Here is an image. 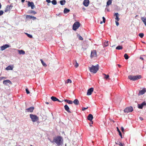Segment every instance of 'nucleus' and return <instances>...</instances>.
I'll list each match as a JSON object with an SVG mask.
<instances>
[{
    "label": "nucleus",
    "mask_w": 146,
    "mask_h": 146,
    "mask_svg": "<svg viewBox=\"0 0 146 146\" xmlns=\"http://www.w3.org/2000/svg\"><path fill=\"white\" fill-rule=\"evenodd\" d=\"M89 3L90 1L89 0H84L83 2V5L86 7H88Z\"/></svg>",
    "instance_id": "nucleus-15"
},
{
    "label": "nucleus",
    "mask_w": 146,
    "mask_h": 146,
    "mask_svg": "<svg viewBox=\"0 0 146 146\" xmlns=\"http://www.w3.org/2000/svg\"><path fill=\"white\" fill-rule=\"evenodd\" d=\"M80 26V24L79 22H75L73 25V29L74 31H76L78 29Z\"/></svg>",
    "instance_id": "nucleus-5"
},
{
    "label": "nucleus",
    "mask_w": 146,
    "mask_h": 146,
    "mask_svg": "<svg viewBox=\"0 0 146 146\" xmlns=\"http://www.w3.org/2000/svg\"><path fill=\"white\" fill-rule=\"evenodd\" d=\"M93 121L92 120H91V121H90V124H93Z\"/></svg>",
    "instance_id": "nucleus-53"
},
{
    "label": "nucleus",
    "mask_w": 146,
    "mask_h": 146,
    "mask_svg": "<svg viewBox=\"0 0 146 146\" xmlns=\"http://www.w3.org/2000/svg\"><path fill=\"white\" fill-rule=\"evenodd\" d=\"M85 8L84 7H83L82 8V9L84 10V11L85 10Z\"/></svg>",
    "instance_id": "nucleus-59"
},
{
    "label": "nucleus",
    "mask_w": 146,
    "mask_h": 146,
    "mask_svg": "<svg viewBox=\"0 0 146 146\" xmlns=\"http://www.w3.org/2000/svg\"><path fill=\"white\" fill-rule=\"evenodd\" d=\"M26 18L27 19H32L33 20H36V17H35L34 16H30V15H26Z\"/></svg>",
    "instance_id": "nucleus-14"
},
{
    "label": "nucleus",
    "mask_w": 146,
    "mask_h": 146,
    "mask_svg": "<svg viewBox=\"0 0 146 146\" xmlns=\"http://www.w3.org/2000/svg\"><path fill=\"white\" fill-rule=\"evenodd\" d=\"M112 1V0H108L106 6H109L111 4Z\"/></svg>",
    "instance_id": "nucleus-29"
},
{
    "label": "nucleus",
    "mask_w": 146,
    "mask_h": 146,
    "mask_svg": "<svg viewBox=\"0 0 146 146\" xmlns=\"http://www.w3.org/2000/svg\"><path fill=\"white\" fill-rule=\"evenodd\" d=\"M25 0H21V2L22 3H23L25 1Z\"/></svg>",
    "instance_id": "nucleus-57"
},
{
    "label": "nucleus",
    "mask_w": 146,
    "mask_h": 146,
    "mask_svg": "<svg viewBox=\"0 0 146 146\" xmlns=\"http://www.w3.org/2000/svg\"><path fill=\"white\" fill-rule=\"evenodd\" d=\"M146 92V88H143V90L140 91L139 92L138 95H143Z\"/></svg>",
    "instance_id": "nucleus-17"
},
{
    "label": "nucleus",
    "mask_w": 146,
    "mask_h": 146,
    "mask_svg": "<svg viewBox=\"0 0 146 146\" xmlns=\"http://www.w3.org/2000/svg\"><path fill=\"white\" fill-rule=\"evenodd\" d=\"M30 13L33 14L34 15L36 14L37 13L36 12L33 10H31L30 12Z\"/></svg>",
    "instance_id": "nucleus-37"
},
{
    "label": "nucleus",
    "mask_w": 146,
    "mask_h": 146,
    "mask_svg": "<svg viewBox=\"0 0 146 146\" xmlns=\"http://www.w3.org/2000/svg\"><path fill=\"white\" fill-rule=\"evenodd\" d=\"M66 3V1L65 0H62L61 1H60V4L61 5H64Z\"/></svg>",
    "instance_id": "nucleus-34"
},
{
    "label": "nucleus",
    "mask_w": 146,
    "mask_h": 146,
    "mask_svg": "<svg viewBox=\"0 0 146 146\" xmlns=\"http://www.w3.org/2000/svg\"><path fill=\"white\" fill-rule=\"evenodd\" d=\"M121 130L123 132L124 131V128L123 127H122L121 128Z\"/></svg>",
    "instance_id": "nucleus-51"
},
{
    "label": "nucleus",
    "mask_w": 146,
    "mask_h": 146,
    "mask_svg": "<svg viewBox=\"0 0 146 146\" xmlns=\"http://www.w3.org/2000/svg\"><path fill=\"white\" fill-rule=\"evenodd\" d=\"M140 59H141L142 60H143V59H143V58H142V57H140Z\"/></svg>",
    "instance_id": "nucleus-55"
},
{
    "label": "nucleus",
    "mask_w": 146,
    "mask_h": 146,
    "mask_svg": "<svg viewBox=\"0 0 146 146\" xmlns=\"http://www.w3.org/2000/svg\"><path fill=\"white\" fill-rule=\"evenodd\" d=\"M141 78V75H137L134 76L129 75L128 76V78L129 79L133 81H135Z\"/></svg>",
    "instance_id": "nucleus-3"
},
{
    "label": "nucleus",
    "mask_w": 146,
    "mask_h": 146,
    "mask_svg": "<svg viewBox=\"0 0 146 146\" xmlns=\"http://www.w3.org/2000/svg\"><path fill=\"white\" fill-rule=\"evenodd\" d=\"M73 103H74L75 105H78L79 104V102L78 100L76 99L73 102Z\"/></svg>",
    "instance_id": "nucleus-21"
},
{
    "label": "nucleus",
    "mask_w": 146,
    "mask_h": 146,
    "mask_svg": "<svg viewBox=\"0 0 146 146\" xmlns=\"http://www.w3.org/2000/svg\"><path fill=\"white\" fill-rule=\"evenodd\" d=\"M63 139L62 137L58 136L55 138V143L58 146H60L63 143Z\"/></svg>",
    "instance_id": "nucleus-2"
},
{
    "label": "nucleus",
    "mask_w": 146,
    "mask_h": 146,
    "mask_svg": "<svg viewBox=\"0 0 146 146\" xmlns=\"http://www.w3.org/2000/svg\"><path fill=\"white\" fill-rule=\"evenodd\" d=\"M103 75L105 76L104 77V79H105L106 80H107L108 79H109V75H106L104 73H103Z\"/></svg>",
    "instance_id": "nucleus-23"
},
{
    "label": "nucleus",
    "mask_w": 146,
    "mask_h": 146,
    "mask_svg": "<svg viewBox=\"0 0 146 146\" xmlns=\"http://www.w3.org/2000/svg\"><path fill=\"white\" fill-rule=\"evenodd\" d=\"M28 5L29 7H31L32 9H33L35 7V6L33 2H30L29 1L28 2Z\"/></svg>",
    "instance_id": "nucleus-9"
},
{
    "label": "nucleus",
    "mask_w": 146,
    "mask_h": 146,
    "mask_svg": "<svg viewBox=\"0 0 146 146\" xmlns=\"http://www.w3.org/2000/svg\"><path fill=\"white\" fill-rule=\"evenodd\" d=\"M141 19L146 26V18L145 17H143L141 18Z\"/></svg>",
    "instance_id": "nucleus-24"
},
{
    "label": "nucleus",
    "mask_w": 146,
    "mask_h": 146,
    "mask_svg": "<svg viewBox=\"0 0 146 146\" xmlns=\"http://www.w3.org/2000/svg\"><path fill=\"white\" fill-rule=\"evenodd\" d=\"M114 16H115V21H119L120 19L119 18V15L117 13H115Z\"/></svg>",
    "instance_id": "nucleus-18"
},
{
    "label": "nucleus",
    "mask_w": 146,
    "mask_h": 146,
    "mask_svg": "<svg viewBox=\"0 0 146 146\" xmlns=\"http://www.w3.org/2000/svg\"><path fill=\"white\" fill-rule=\"evenodd\" d=\"M64 101L66 102L68 104H72L73 103V101L71 100L66 99L64 100Z\"/></svg>",
    "instance_id": "nucleus-25"
},
{
    "label": "nucleus",
    "mask_w": 146,
    "mask_h": 146,
    "mask_svg": "<svg viewBox=\"0 0 146 146\" xmlns=\"http://www.w3.org/2000/svg\"><path fill=\"white\" fill-rule=\"evenodd\" d=\"M99 67L98 64H97L96 66L92 65L91 67H89V70L91 72L93 73H96L99 70Z\"/></svg>",
    "instance_id": "nucleus-1"
},
{
    "label": "nucleus",
    "mask_w": 146,
    "mask_h": 146,
    "mask_svg": "<svg viewBox=\"0 0 146 146\" xmlns=\"http://www.w3.org/2000/svg\"><path fill=\"white\" fill-rule=\"evenodd\" d=\"M61 15V14L60 13V14H59L58 15V16L59 15Z\"/></svg>",
    "instance_id": "nucleus-63"
},
{
    "label": "nucleus",
    "mask_w": 146,
    "mask_h": 146,
    "mask_svg": "<svg viewBox=\"0 0 146 146\" xmlns=\"http://www.w3.org/2000/svg\"><path fill=\"white\" fill-rule=\"evenodd\" d=\"M25 90H26V92L27 94H28L30 93V92L28 90V88H26Z\"/></svg>",
    "instance_id": "nucleus-42"
},
{
    "label": "nucleus",
    "mask_w": 146,
    "mask_h": 146,
    "mask_svg": "<svg viewBox=\"0 0 146 146\" xmlns=\"http://www.w3.org/2000/svg\"><path fill=\"white\" fill-rule=\"evenodd\" d=\"M142 42L144 44H145V42H143V41H142Z\"/></svg>",
    "instance_id": "nucleus-60"
},
{
    "label": "nucleus",
    "mask_w": 146,
    "mask_h": 146,
    "mask_svg": "<svg viewBox=\"0 0 146 146\" xmlns=\"http://www.w3.org/2000/svg\"><path fill=\"white\" fill-rule=\"evenodd\" d=\"M118 21H115V23H116V25L117 26H118V25H119V22H118Z\"/></svg>",
    "instance_id": "nucleus-47"
},
{
    "label": "nucleus",
    "mask_w": 146,
    "mask_h": 146,
    "mask_svg": "<svg viewBox=\"0 0 146 146\" xmlns=\"http://www.w3.org/2000/svg\"><path fill=\"white\" fill-rule=\"evenodd\" d=\"M122 47L120 46H118L116 48V49L118 50L122 49Z\"/></svg>",
    "instance_id": "nucleus-35"
},
{
    "label": "nucleus",
    "mask_w": 146,
    "mask_h": 146,
    "mask_svg": "<svg viewBox=\"0 0 146 146\" xmlns=\"http://www.w3.org/2000/svg\"><path fill=\"white\" fill-rule=\"evenodd\" d=\"M52 3L53 5H55V0H53L52 1Z\"/></svg>",
    "instance_id": "nucleus-50"
},
{
    "label": "nucleus",
    "mask_w": 146,
    "mask_h": 146,
    "mask_svg": "<svg viewBox=\"0 0 146 146\" xmlns=\"http://www.w3.org/2000/svg\"><path fill=\"white\" fill-rule=\"evenodd\" d=\"M3 11L2 10L0 11V16L3 15Z\"/></svg>",
    "instance_id": "nucleus-46"
},
{
    "label": "nucleus",
    "mask_w": 146,
    "mask_h": 146,
    "mask_svg": "<svg viewBox=\"0 0 146 146\" xmlns=\"http://www.w3.org/2000/svg\"><path fill=\"white\" fill-rule=\"evenodd\" d=\"M88 108V107L86 108L82 107V110L83 111H84L85 110L87 109Z\"/></svg>",
    "instance_id": "nucleus-43"
},
{
    "label": "nucleus",
    "mask_w": 146,
    "mask_h": 146,
    "mask_svg": "<svg viewBox=\"0 0 146 146\" xmlns=\"http://www.w3.org/2000/svg\"><path fill=\"white\" fill-rule=\"evenodd\" d=\"M97 53L96 50H93L91 51L90 57L91 58L97 57Z\"/></svg>",
    "instance_id": "nucleus-7"
},
{
    "label": "nucleus",
    "mask_w": 146,
    "mask_h": 146,
    "mask_svg": "<svg viewBox=\"0 0 146 146\" xmlns=\"http://www.w3.org/2000/svg\"><path fill=\"white\" fill-rule=\"evenodd\" d=\"M9 45L7 44H6L3 45V46H1V49L2 51H3L5 50V49L7 48H9Z\"/></svg>",
    "instance_id": "nucleus-13"
},
{
    "label": "nucleus",
    "mask_w": 146,
    "mask_h": 146,
    "mask_svg": "<svg viewBox=\"0 0 146 146\" xmlns=\"http://www.w3.org/2000/svg\"><path fill=\"white\" fill-rule=\"evenodd\" d=\"M13 68L11 66H9L6 68V69L7 70H12Z\"/></svg>",
    "instance_id": "nucleus-31"
},
{
    "label": "nucleus",
    "mask_w": 146,
    "mask_h": 146,
    "mask_svg": "<svg viewBox=\"0 0 146 146\" xmlns=\"http://www.w3.org/2000/svg\"><path fill=\"white\" fill-rule=\"evenodd\" d=\"M139 36L141 37V38H143V36H144V34L143 33H140L139 34Z\"/></svg>",
    "instance_id": "nucleus-38"
},
{
    "label": "nucleus",
    "mask_w": 146,
    "mask_h": 146,
    "mask_svg": "<svg viewBox=\"0 0 146 146\" xmlns=\"http://www.w3.org/2000/svg\"><path fill=\"white\" fill-rule=\"evenodd\" d=\"M117 131H118V132L119 133V135L120 136L121 138H122V135L121 132V131H120L119 130V129L118 127H117Z\"/></svg>",
    "instance_id": "nucleus-30"
},
{
    "label": "nucleus",
    "mask_w": 146,
    "mask_h": 146,
    "mask_svg": "<svg viewBox=\"0 0 146 146\" xmlns=\"http://www.w3.org/2000/svg\"><path fill=\"white\" fill-rule=\"evenodd\" d=\"M93 116L92 114H89L87 117V119L88 120L91 121L93 119Z\"/></svg>",
    "instance_id": "nucleus-20"
},
{
    "label": "nucleus",
    "mask_w": 146,
    "mask_h": 146,
    "mask_svg": "<svg viewBox=\"0 0 146 146\" xmlns=\"http://www.w3.org/2000/svg\"><path fill=\"white\" fill-rule=\"evenodd\" d=\"M25 34L27 35L30 38H32L33 37L32 36V35L28 34L27 33H25Z\"/></svg>",
    "instance_id": "nucleus-39"
},
{
    "label": "nucleus",
    "mask_w": 146,
    "mask_h": 146,
    "mask_svg": "<svg viewBox=\"0 0 146 146\" xmlns=\"http://www.w3.org/2000/svg\"><path fill=\"white\" fill-rule=\"evenodd\" d=\"M46 1L48 3H50L51 2L50 0H46Z\"/></svg>",
    "instance_id": "nucleus-52"
},
{
    "label": "nucleus",
    "mask_w": 146,
    "mask_h": 146,
    "mask_svg": "<svg viewBox=\"0 0 146 146\" xmlns=\"http://www.w3.org/2000/svg\"><path fill=\"white\" fill-rule=\"evenodd\" d=\"M51 99L53 101H55V97L54 96H52L51 98Z\"/></svg>",
    "instance_id": "nucleus-48"
},
{
    "label": "nucleus",
    "mask_w": 146,
    "mask_h": 146,
    "mask_svg": "<svg viewBox=\"0 0 146 146\" xmlns=\"http://www.w3.org/2000/svg\"><path fill=\"white\" fill-rule=\"evenodd\" d=\"M64 108L65 110L68 113H71V112L70 110V108L67 105H66L64 106Z\"/></svg>",
    "instance_id": "nucleus-19"
},
{
    "label": "nucleus",
    "mask_w": 146,
    "mask_h": 146,
    "mask_svg": "<svg viewBox=\"0 0 146 146\" xmlns=\"http://www.w3.org/2000/svg\"><path fill=\"white\" fill-rule=\"evenodd\" d=\"M109 45L108 41H106L103 43V46L104 47H106Z\"/></svg>",
    "instance_id": "nucleus-28"
},
{
    "label": "nucleus",
    "mask_w": 146,
    "mask_h": 146,
    "mask_svg": "<svg viewBox=\"0 0 146 146\" xmlns=\"http://www.w3.org/2000/svg\"><path fill=\"white\" fill-rule=\"evenodd\" d=\"M30 117L33 122H35L39 120L38 117L36 115L32 114H30Z\"/></svg>",
    "instance_id": "nucleus-4"
},
{
    "label": "nucleus",
    "mask_w": 146,
    "mask_h": 146,
    "mask_svg": "<svg viewBox=\"0 0 146 146\" xmlns=\"http://www.w3.org/2000/svg\"><path fill=\"white\" fill-rule=\"evenodd\" d=\"M133 110V108L131 107H129L126 108L124 109V111L125 113H129L132 112Z\"/></svg>",
    "instance_id": "nucleus-6"
},
{
    "label": "nucleus",
    "mask_w": 146,
    "mask_h": 146,
    "mask_svg": "<svg viewBox=\"0 0 146 146\" xmlns=\"http://www.w3.org/2000/svg\"><path fill=\"white\" fill-rule=\"evenodd\" d=\"M79 37V38L80 40H83V38L82 37V36H80V35H78Z\"/></svg>",
    "instance_id": "nucleus-41"
},
{
    "label": "nucleus",
    "mask_w": 146,
    "mask_h": 146,
    "mask_svg": "<svg viewBox=\"0 0 146 146\" xmlns=\"http://www.w3.org/2000/svg\"><path fill=\"white\" fill-rule=\"evenodd\" d=\"M124 57L126 60H127L129 58V56L126 53L124 54Z\"/></svg>",
    "instance_id": "nucleus-36"
},
{
    "label": "nucleus",
    "mask_w": 146,
    "mask_h": 146,
    "mask_svg": "<svg viewBox=\"0 0 146 146\" xmlns=\"http://www.w3.org/2000/svg\"><path fill=\"white\" fill-rule=\"evenodd\" d=\"M46 103L47 104H49V103L48 102H46Z\"/></svg>",
    "instance_id": "nucleus-61"
},
{
    "label": "nucleus",
    "mask_w": 146,
    "mask_h": 146,
    "mask_svg": "<svg viewBox=\"0 0 146 146\" xmlns=\"http://www.w3.org/2000/svg\"><path fill=\"white\" fill-rule=\"evenodd\" d=\"M3 83L4 84L6 85H8V83H9L11 84H12L11 82L9 80H7L3 81Z\"/></svg>",
    "instance_id": "nucleus-12"
},
{
    "label": "nucleus",
    "mask_w": 146,
    "mask_h": 146,
    "mask_svg": "<svg viewBox=\"0 0 146 146\" xmlns=\"http://www.w3.org/2000/svg\"><path fill=\"white\" fill-rule=\"evenodd\" d=\"M138 106L139 108L142 109L143 106H146V103L145 101H144L141 104H138Z\"/></svg>",
    "instance_id": "nucleus-8"
},
{
    "label": "nucleus",
    "mask_w": 146,
    "mask_h": 146,
    "mask_svg": "<svg viewBox=\"0 0 146 146\" xmlns=\"http://www.w3.org/2000/svg\"><path fill=\"white\" fill-rule=\"evenodd\" d=\"M94 88H91L88 90L87 95H90L92 94V92L93 91Z\"/></svg>",
    "instance_id": "nucleus-11"
},
{
    "label": "nucleus",
    "mask_w": 146,
    "mask_h": 146,
    "mask_svg": "<svg viewBox=\"0 0 146 146\" xmlns=\"http://www.w3.org/2000/svg\"><path fill=\"white\" fill-rule=\"evenodd\" d=\"M66 83H71L72 82V81L70 79H68L67 81H66Z\"/></svg>",
    "instance_id": "nucleus-40"
},
{
    "label": "nucleus",
    "mask_w": 146,
    "mask_h": 146,
    "mask_svg": "<svg viewBox=\"0 0 146 146\" xmlns=\"http://www.w3.org/2000/svg\"><path fill=\"white\" fill-rule=\"evenodd\" d=\"M75 63H73V64L76 68H77L78 66V64L76 60L75 61Z\"/></svg>",
    "instance_id": "nucleus-33"
},
{
    "label": "nucleus",
    "mask_w": 146,
    "mask_h": 146,
    "mask_svg": "<svg viewBox=\"0 0 146 146\" xmlns=\"http://www.w3.org/2000/svg\"><path fill=\"white\" fill-rule=\"evenodd\" d=\"M82 48L83 49V50H84L87 49V48H84L83 47H82Z\"/></svg>",
    "instance_id": "nucleus-54"
},
{
    "label": "nucleus",
    "mask_w": 146,
    "mask_h": 146,
    "mask_svg": "<svg viewBox=\"0 0 146 146\" xmlns=\"http://www.w3.org/2000/svg\"><path fill=\"white\" fill-rule=\"evenodd\" d=\"M13 7V6L10 5V6L7 5L6 8L5 9V12H7L10 11V10L12 9Z\"/></svg>",
    "instance_id": "nucleus-16"
},
{
    "label": "nucleus",
    "mask_w": 146,
    "mask_h": 146,
    "mask_svg": "<svg viewBox=\"0 0 146 146\" xmlns=\"http://www.w3.org/2000/svg\"><path fill=\"white\" fill-rule=\"evenodd\" d=\"M56 1L55 0V5H56Z\"/></svg>",
    "instance_id": "nucleus-64"
},
{
    "label": "nucleus",
    "mask_w": 146,
    "mask_h": 146,
    "mask_svg": "<svg viewBox=\"0 0 146 146\" xmlns=\"http://www.w3.org/2000/svg\"><path fill=\"white\" fill-rule=\"evenodd\" d=\"M18 52L19 54H25V52L22 50H19Z\"/></svg>",
    "instance_id": "nucleus-27"
},
{
    "label": "nucleus",
    "mask_w": 146,
    "mask_h": 146,
    "mask_svg": "<svg viewBox=\"0 0 146 146\" xmlns=\"http://www.w3.org/2000/svg\"><path fill=\"white\" fill-rule=\"evenodd\" d=\"M102 19H103V22L104 23H105V21H106V19H105V18L104 17H102Z\"/></svg>",
    "instance_id": "nucleus-49"
},
{
    "label": "nucleus",
    "mask_w": 146,
    "mask_h": 146,
    "mask_svg": "<svg viewBox=\"0 0 146 146\" xmlns=\"http://www.w3.org/2000/svg\"><path fill=\"white\" fill-rule=\"evenodd\" d=\"M102 23H103V22H102V21H101V22H100V23L101 24H102Z\"/></svg>",
    "instance_id": "nucleus-62"
},
{
    "label": "nucleus",
    "mask_w": 146,
    "mask_h": 146,
    "mask_svg": "<svg viewBox=\"0 0 146 146\" xmlns=\"http://www.w3.org/2000/svg\"><path fill=\"white\" fill-rule=\"evenodd\" d=\"M58 101L59 102H61L63 101V100L60 101L58 99V98H57L56 97H55V101Z\"/></svg>",
    "instance_id": "nucleus-45"
},
{
    "label": "nucleus",
    "mask_w": 146,
    "mask_h": 146,
    "mask_svg": "<svg viewBox=\"0 0 146 146\" xmlns=\"http://www.w3.org/2000/svg\"><path fill=\"white\" fill-rule=\"evenodd\" d=\"M6 78L4 77H0V81L1 80L4 79H6Z\"/></svg>",
    "instance_id": "nucleus-44"
},
{
    "label": "nucleus",
    "mask_w": 146,
    "mask_h": 146,
    "mask_svg": "<svg viewBox=\"0 0 146 146\" xmlns=\"http://www.w3.org/2000/svg\"><path fill=\"white\" fill-rule=\"evenodd\" d=\"M34 108L32 106L26 109V112H32L34 110Z\"/></svg>",
    "instance_id": "nucleus-10"
},
{
    "label": "nucleus",
    "mask_w": 146,
    "mask_h": 146,
    "mask_svg": "<svg viewBox=\"0 0 146 146\" xmlns=\"http://www.w3.org/2000/svg\"><path fill=\"white\" fill-rule=\"evenodd\" d=\"M1 3H0V9H1Z\"/></svg>",
    "instance_id": "nucleus-58"
},
{
    "label": "nucleus",
    "mask_w": 146,
    "mask_h": 146,
    "mask_svg": "<svg viewBox=\"0 0 146 146\" xmlns=\"http://www.w3.org/2000/svg\"><path fill=\"white\" fill-rule=\"evenodd\" d=\"M115 143L116 144L118 145L119 146H123L124 145V143H121V142L119 141H116Z\"/></svg>",
    "instance_id": "nucleus-22"
},
{
    "label": "nucleus",
    "mask_w": 146,
    "mask_h": 146,
    "mask_svg": "<svg viewBox=\"0 0 146 146\" xmlns=\"http://www.w3.org/2000/svg\"><path fill=\"white\" fill-rule=\"evenodd\" d=\"M40 60L43 66L44 67H46L47 66V65L43 61L42 59H40Z\"/></svg>",
    "instance_id": "nucleus-32"
},
{
    "label": "nucleus",
    "mask_w": 146,
    "mask_h": 146,
    "mask_svg": "<svg viewBox=\"0 0 146 146\" xmlns=\"http://www.w3.org/2000/svg\"><path fill=\"white\" fill-rule=\"evenodd\" d=\"M70 11V10L69 9H68L67 8H65L64 10V13H67L69 12Z\"/></svg>",
    "instance_id": "nucleus-26"
},
{
    "label": "nucleus",
    "mask_w": 146,
    "mask_h": 146,
    "mask_svg": "<svg viewBox=\"0 0 146 146\" xmlns=\"http://www.w3.org/2000/svg\"><path fill=\"white\" fill-rule=\"evenodd\" d=\"M117 65H118V67H119V68H120V67H121V65H120V64H117Z\"/></svg>",
    "instance_id": "nucleus-56"
}]
</instances>
